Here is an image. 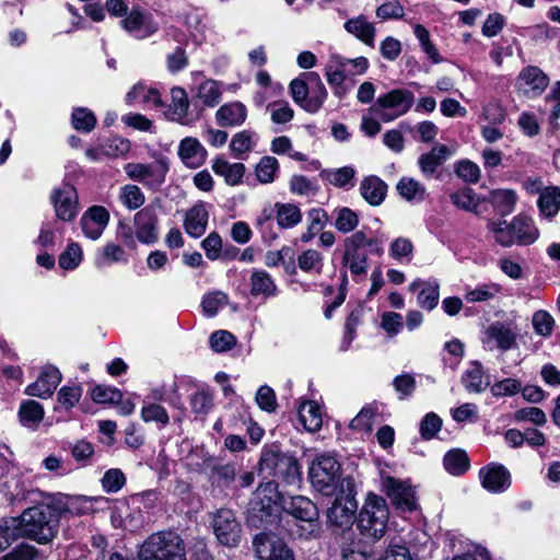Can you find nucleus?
Masks as SVG:
<instances>
[{
  "label": "nucleus",
  "instance_id": "a18cd8bd",
  "mask_svg": "<svg viewBox=\"0 0 560 560\" xmlns=\"http://www.w3.org/2000/svg\"><path fill=\"white\" fill-rule=\"evenodd\" d=\"M285 455L277 446L265 447L259 459L260 471H266L269 476H273Z\"/></svg>",
  "mask_w": 560,
  "mask_h": 560
},
{
  "label": "nucleus",
  "instance_id": "4c0bfd02",
  "mask_svg": "<svg viewBox=\"0 0 560 560\" xmlns=\"http://www.w3.org/2000/svg\"><path fill=\"white\" fill-rule=\"evenodd\" d=\"M538 207L546 218H553L560 210V189L558 187L545 188L538 198Z\"/></svg>",
  "mask_w": 560,
  "mask_h": 560
},
{
  "label": "nucleus",
  "instance_id": "c85d7f7f",
  "mask_svg": "<svg viewBox=\"0 0 560 560\" xmlns=\"http://www.w3.org/2000/svg\"><path fill=\"white\" fill-rule=\"evenodd\" d=\"M515 243L520 245L533 244L539 236V232L530 218L517 215L513 219L512 228Z\"/></svg>",
  "mask_w": 560,
  "mask_h": 560
},
{
  "label": "nucleus",
  "instance_id": "79ce46f5",
  "mask_svg": "<svg viewBox=\"0 0 560 560\" xmlns=\"http://www.w3.org/2000/svg\"><path fill=\"white\" fill-rule=\"evenodd\" d=\"M221 96L222 90L220 88V83L215 80L208 79L197 88V97L205 106H217L221 101Z\"/></svg>",
  "mask_w": 560,
  "mask_h": 560
},
{
  "label": "nucleus",
  "instance_id": "cd10ccee",
  "mask_svg": "<svg viewBox=\"0 0 560 560\" xmlns=\"http://www.w3.org/2000/svg\"><path fill=\"white\" fill-rule=\"evenodd\" d=\"M212 171L222 176L228 185L235 186L242 182L245 166L243 163H230L222 158H217L212 162Z\"/></svg>",
  "mask_w": 560,
  "mask_h": 560
},
{
  "label": "nucleus",
  "instance_id": "0e129e2a",
  "mask_svg": "<svg viewBox=\"0 0 560 560\" xmlns=\"http://www.w3.org/2000/svg\"><path fill=\"white\" fill-rule=\"evenodd\" d=\"M141 418L144 422L155 421L163 427L170 422L167 411L164 407L158 404L143 405L141 409Z\"/></svg>",
  "mask_w": 560,
  "mask_h": 560
},
{
  "label": "nucleus",
  "instance_id": "2f4dec72",
  "mask_svg": "<svg viewBox=\"0 0 560 560\" xmlns=\"http://www.w3.org/2000/svg\"><path fill=\"white\" fill-rule=\"evenodd\" d=\"M305 77L311 83H314V88L311 91V96H308L307 102L304 104V109L308 113H316L323 106L328 93L317 72H308Z\"/></svg>",
  "mask_w": 560,
  "mask_h": 560
},
{
  "label": "nucleus",
  "instance_id": "5fc2aeb1",
  "mask_svg": "<svg viewBox=\"0 0 560 560\" xmlns=\"http://www.w3.org/2000/svg\"><path fill=\"white\" fill-rule=\"evenodd\" d=\"M82 260V249L79 244L70 243L59 256V266L65 270L75 269Z\"/></svg>",
  "mask_w": 560,
  "mask_h": 560
},
{
  "label": "nucleus",
  "instance_id": "a19ab883",
  "mask_svg": "<svg viewBox=\"0 0 560 560\" xmlns=\"http://www.w3.org/2000/svg\"><path fill=\"white\" fill-rule=\"evenodd\" d=\"M487 228L493 234L495 242L500 245L509 247L515 244V236L512 230L513 221L509 223L505 220H490Z\"/></svg>",
  "mask_w": 560,
  "mask_h": 560
},
{
  "label": "nucleus",
  "instance_id": "3c124183",
  "mask_svg": "<svg viewBox=\"0 0 560 560\" xmlns=\"http://www.w3.org/2000/svg\"><path fill=\"white\" fill-rule=\"evenodd\" d=\"M119 198L129 210L139 209L145 201L144 195L136 185H125L121 187Z\"/></svg>",
  "mask_w": 560,
  "mask_h": 560
},
{
  "label": "nucleus",
  "instance_id": "13d9d810",
  "mask_svg": "<svg viewBox=\"0 0 560 560\" xmlns=\"http://www.w3.org/2000/svg\"><path fill=\"white\" fill-rule=\"evenodd\" d=\"M355 170L352 166H342L327 172L328 182L338 188L347 187L349 184L353 186Z\"/></svg>",
  "mask_w": 560,
  "mask_h": 560
},
{
  "label": "nucleus",
  "instance_id": "2eb2a0df",
  "mask_svg": "<svg viewBox=\"0 0 560 560\" xmlns=\"http://www.w3.org/2000/svg\"><path fill=\"white\" fill-rule=\"evenodd\" d=\"M281 508L285 513L302 522L313 523L318 518L316 505L303 495L285 498L281 501Z\"/></svg>",
  "mask_w": 560,
  "mask_h": 560
},
{
  "label": "nucleus",
  "instance_id": "0eeeda50",
  "mask_svg": "<svg viewBox=\"0 0 560 560\" xmlns=\"http://www.w3.org/2000/svg\"><path fill=\"white\" fill-rule=\"evenodd\" d=\"M340 497H337L327 512V517L331 524L342 527L352 523L357 511L354 500V481L351 477L342 478L340 485Z\"/></svg>",
  "mask_w": 560,
  "mask_h": 560
},
{
  "label": "nucleus",
  "instance_id": "f03ea898",
  "mask_svg": "<svg viewBox=\"0 0 560 560\" xmlns=\"http://www.w3.org/2000/svg\"><path fill=\"white\" fill-rule=\"evenodd\" d=\"M140 560H186V546L175 532L152 534L142 545Z\"/></svg>",
  "mask_w": 560,
  "mask_h": 560
},
{
  "label": "nucleus",
  "instance_id": "f3484780",
  "mask_svg": "<svg viewBox=\"0 0 560 560\" xmlns=\"http://www.w3.org/2000/svg\"><path fill=\"white\" fill-rule=\"evenodd\" d=\"M178 155L186 166L197 168L206 162L208 152L197 138L186 137L179 142Z\"/></svg>",
  "mask_w": 560,
  "mask_h": 560
},
{
  "label": "nucleus",
  "instance_id": "e433bc0d",
  "mask_svg": "<svg viewBox=\"0 0 560 560\" xmlns=\"http://www.w3.org/2000/svg\"><path fill=\"white\" fill-rule=\"evenodd\" d=\"M44 408L35 400L23 401L19 409L20 421L24 427L37 428L44 419Z\"/></svg>",
  "mask_w": 560,
  "mask_h": 560
},
{
  "label": "nucleus",
  "instance_id": "09e8293b",
  "mask_svg": "<svg viewBox=\"0 0 560 560\" xmlns=\"http://www.w3.org/2000/svg\"><path fill=\"white\" fill-rule=\"evenodd\" d=\"M280 462V467L273 475L275 477L282 478L287 483H295L300 480L301 471L300 465L293 456L285 455Z\"/></svg>",
  "mask_w": 560,
  "mask_h": 560
},
{
  "label": "nucleus",
  "instance_id": "b1692460",
  "mask_svg": "<svg viewBox=\"0 0 560 560\" xmlns=\"http://www.w3.org/2000/svg\"><path fill=\"white\" fill-rule=\"evenodd\" d=\"M386 192V183L375 175L364 177L360 184V194L370 206H380L385 200Z\"/></svg>",
  "mask_w": 560,
  "mask_h": 560
},
{
  "label": "nucleus",
  "instance_id": "39448f33",
  "mask_svg": "<svg viewBox=\"0 0 560 560\" xmlns=\"http://www.w3.org/2000/svg\"><path fill=\"white\" fill-rule=\"evenodd\" d=\"M211 527L217 540L225 547L235 548L242 539V525L235 513L228 508L218 509L211 515Z\"/></svg>",
  "mask_w": 560,
  "mask_h": 560
},
{
  "label": "nucleus",
  "instance_id": "f8f14e48",
  "mask_svg": "<svg viewBox=\"0 0 560 560\" xmlns=\"http://www.w3.org/2000/svg\"><path fill=\"white\" fill-rule=\"evenodd\" d=\"M125 172L132 180L140 182L150 188H156L164 182L167 167L163 163H128L125 166Z\"/></svg>",
  "mask_w": 560,
  "mask_h": 560
},
{
  "label": "nucleus",
  "instance_id": "6e6552de",
  "mask_svg": "<svg viewBox=\"0 0 560 560\" xmlns=\"http://www.w3.org/2000/svg\"><path fill=\"white\" fill-rule=\"evenodd\" d=\"M382 491L397 510L411 512L417 509L416 491L407 480L386 476L382 478Z\"/></svg>",
  "mask_w": 560,
  "mask_h": 560
},
{
  "label": "nucleus",
  "instance_id": "5701e85b",
  "mask_svg": "<svg viewBox=\"0 0 560 560\" xmlns=\"http://www.w3.org/2000/svg\"><path fill=\"white\" fill-rule=\"evenodd\" d=\"M247 118L246 106L241 102H232L222 105L215 113V119L221 127H237Z\"/></svg>",
  "mask_w": 560,
  "mask_h": 560
},
{
  "label": "nucleus",
  "instance_id": "774afa93",
  "mask_svg": "<svg viewBox=\"0 0 560 560\" xmlns=\"http://www.w3.org/2000/svg\"><path fill=\"white\" fill-rule=\"evenodd\" d=\"M228 302V295L221 291L211 292L203 296L201 306L203 313L212 317L217 314L219 308L225 305Z\"/></svg>",
  "mask_w": 560,
  "mask_h": 560
},
{
  "label": "nucleus",
  "instance_id": "338daca9",
  "mask_svg": "<svg viewBox=\"0 0 560 560\" xmlns=\"http://www.w3.org/2000/svg\"><path fill=\"white\" fill-rule=\"evenodd\" d=\"M124 472L118 468L107 470L102 478V487L107 493L118 492L125 485Z\"/></svg>",
  "mask_w": 560,
  "mask_h": 560
},
{
  "label": "nucleus",
  "instance_id": "473e14b6",
  "mask_svg": "<svg viewBox=\"0 0 560 560\" xmlns=\"http://www.w3.org/2000/svg\"><path fill=\"white\" fill-rule=\"evenodd\" d=\"M121 25L127 32L130 33H136L143 30L144 34L139 35L138 37L150 36L158 30L156 25L147 21L144 14L138 9H132L129 14H126V18L121 21Z\"/></svg>",
  "mask_w": 560,
  "mask_h": 560
},
{
  "label": "nucleus",
  "instance_id": "58836bf2",
  "mask_svg": "<svg viewBox=\"0 0 560 560\" xmlns=\"http://www.w3.org/2000/svg\"><path fill=\"white\" fill-rule=\"evenodd\" d=\"M236 477L237 469L233 463L211 465L210 480L213 485L228 488L236 480Z\"/></svg>",
  "mask_w": 560,
  "mask_h": 560
},
{
  "label": "nucleus",
  "instance_id": "7ed1b4c3",
  "mask_svg": "<svg viewBox=\"0 0 560 560\" xmlns=\"http://www.w3.org/2000/svg\"><path fill=\"white\" fill-rule=\"evenodd\" d=\"M388 515L385 499L375 493H369L357 517V527L366 538L381 539L386 530Z\"/></svg>",
  "mask_w": 560,
  "mask_h": 560
},
{
  "label": "nucleus",
  "instance_id": "ea45409f",
  "mask_svg": "<svg viewBox=\"0 0 560 560\" xmlns=\"http://www.w3.org/2000/svg\"><path fill=\"white\" fill-rule=\"evenodd\" d=\"M275 207L277 210L276 219L280 228L291 229L301 222L302 213L298 206L277 202Z\"/></svg>",
  "mask_w": 560,
  "mask_h": 560
},
{
  "label": "nucleus",
  "instance_id": "bf43d9fd",
  "mask_svg": "<svg viewBox=\"0 0 560 560\" xmlns=\"http://www.w3.org/2000/svg\"><path fill=\"white\" fill-rule=\"evenodd\" d=\"M532 324L537 335L549 337L552 334L555 320L547 311L539 310L534 313Z\"/></svg>",
  "mask_w": 560,
  "mask_h": 560
},
{
  "label": "nucleus",
  "instance_id": "de8ad7c7",
  "mask_svg": "<svg viewBox=\"0 0 560 560\" xmlns=\"http://www.w3.org/2000/svg\"><path fill=\"white\" fill-rule=\"evenodd\" d=\"M323 255L316 249H306L298 256V266L304 272L320 273L323 269Z\"/></svg>",
  "mask_w": 560,
  "mask_h": 560
},
{
  "label": "nucleus",
  "instance_id": "864d4df0",
  "mask_svg": "<svg viewBox=\"0 0 560 560\" xmlns=\"http://www.w3.org/2000/svg\"><path fill=\"white\" fill-rule=\"evenodd\" d=\"M72 126L83 132H90L96 125L95 115L88 108L79 107L72 112Z\"/></svg>",
  "mask_w": 560,
  "mask_h": 560
},
{
  "label": "nucleus",
  "instance_id": "f257e3e1",
  "mask_svg": "<svg viewBox=\"0 0 560 560\" xmlns=\"http://www.w3.org/2000/svg\"><path fill=\"white\" fill-rule=\"evenodd\" d=\"M21 536L30 537L39 544L50 541L57 534L59 518L50 500L26 509L20 518Z\"/></svg>",
  "mask_w": 560,
  "mask_h": 560
},
{
  "label": "nucleus",
  "instance_id": "c03bdc74",
  "mask_svg": "<svg viewBox=\"0 0 560 560\" xmlns=\"http://www.w3.org/2000/svg\"><path fill=\"white\" fill-rule=\"evenodd\" d=\"M19 537H21V530L18 518L0 521V552L7 550Z\"/></svg>",
  "mask_w": 560,
  "mask_h": 560
},
{
  "label": "nucleus",
  "instance_id": "f704fd0d",
  "mask_svg": "<svg viewBox=\"0 0 560 560\" xmlns=\"http://www.w3.org/2000/svg\"><path fill=\"white\" fill-rule=\"evenodd\" d=\"M299 418L310 432L318 431L323 425L322 413L315 401H305L300 406Z\"/></svg>",
  "mask_w": 560,
  "mask_h": 560
},
{
  "label": "nucleus",
  "instance_id": "603ef678",
  "mask_svg": "<svg viewBox=\"0 0 560 560\" xmlns=\"http://www.w3.org/2000/svg\"><path fill=\"white\" fill-rule=\"evenodd\" d=\"M439 283L429 281L418 294V305L427 311H432L439 303Z\"/></svg>",
  "mask_w": 560,
  "mask_h": 560
},
{
  "label": "nucleus",
  "instance_id": "9b49d317",
  "mask_svg": "<svg viewBox=\"0 0 560 560\" xmlns=\"http://www.w3.org/2000/svg\"><path fill=\"white\" fill-rule=\"evenodd\" d=\"M136 235L142 244H154L159 240V217L153 206H147L133 217Z\"/></svg>",
  "mask_w": 560,
  "mask_h": 560
},
{
  "label": "nucleus",
  "instance_id": "bb28decb",
  "mask_svg": "<svg viewBox=\"0 0 560 560\" xmlns=\"http://www.w3.org/2000/svg\"><path fill=\"white\" fill-rule=\"evenodd\" d=\"M462 384L468 393H481L489 385V376L485 375L481 363L474 361L462 376Z\"/></svg>",
  "mask_w": 560,
  "mask_h": 560
},
{
  "label": "nucleus",
  "instance_id": "20e7f679",
  "mask_svg": "<svg viewBox=\"0 0 560 560\" xmlns=\"http://www.w3.org/2000/svg\"><path fill=\"white\" fill-rule=\"evenodd\" d=\"M310 480L323 494H336L342 481L340 463L329 453L317 455L310 467Z\"/></svg>",
  "mask_w": 560,
  "mask_h": 560
},
{
  "label": "nucleus",
  "instance_id": "72a5a7b5",
  "mask_svg": "<svg viewBox=\"0 0 560 560\" xmlns=\"http://www.w3.org/2000/svg\"><path fill=\"white\" fill-rule=\"evenodd\" d=\"M277 285L270 275L265 270H255L250 276V294L253 296H273Z\"/></svg>",
  "mask_w": 560,
  "mask_h": 560
},
{
  "label": "nucleus",
  "instance_id": "8fccbe9b",
  "mask_svg": "<svg viewBox=\"0 0 560 560\" xmlns=\"http://www.w3.org/2000/svg\"><path fill=\"white\" fill-rule=\"evenodd\" d=\"M279 170L278 160L273 156H264L256 166V176L261 184H270L275 180Z\"/></svg>",
  "mask_w": 560,
  "mask_h": 560
},
{
  "label": "nucleus",
  "instance_id": "393cba45",
  "mask_svg": "<svg viewBox=\"0 0 560 560\" xmlns=\"http://www.w3.org/2000/svg\"><path fill=\"white\" fill-rule=\"evenodd\" d=\"M282 500L285 498L280 494L275 481L260 483L253 494V503L265 512L271 510L273 505H281Z\"/></svg>",
  "mask_w": 560,
  "mask_h": 560
},
{
  "label": "nucleus",
  "instance_id": "4d7b16f0",
  "mask_svg": "<svg viewBox=\"0 0 560 560\" xmlns=\"http://www.w3.org/2000/svg\"><path fill=\"white\" fill-rule=\"evenodd\" d=\"M342 262L349 267L354 276L364 275L368 271V254L364 252L343 253Z\"/></svg>",
  "mask_w": 560,
  "mask_h": 560
},
{
  "label": "nucleus",
  "instance_id": "69168bd1",
  "mask_svg": "<svg viewBox=\"0 0 560 560\" xmlns=\"http://www.w3.org/2000/svg\"><path fill=\"white\" fill-rule=\"evenodd\" d=\"M122 394L119 389L104 385H96L91 390V398L96 404L119 401Z\"/></svg>",
  "mask_w": 560,
  "mask_h": 560
},
{
  "label": "nucleus",
  "instance_id": "c756f323",
  "mask_svg": "<svg viewBox=\"0 0 560 560\" xmlns=\"http://www.w3.org/2000/svg\"><path fill=\"white\" fill-rule=\"evenodd\" d=\"M396 189L399 196L409 202H421L427 197L425 186L412 177H401L396 185Z\"/></svg>",
  "mask_w": 560,
  "mask_h": 560
},
{
  "label": "nucleus",
  "instance_id": "a211bd4d",
  "mask_svg": "<svg viewBox=\"0 0 560 560\" xmlns=\"http://www.w3.org/2000/svg\"><path fill=\"white\" fill-rule=\"evenodd\" d=\"M453 154L445 144L438 143L429 152L419 156L418 165L423 176L431 177Z\"/></svg>",
  "mask_w": 560,
  "mask_h": 560
},
{
  "label": "nucleus",
  "instance_id": "dca6fc26",
  "mask_svg": "<svg viewBox=\"0 0 560 560\" xmlns=\"http://www.w3.org/2000/svg\"><path fill=\"white\" fill-rule=\"evenodd\" d=\"M510 477L509 470L498 464H490L479 471L482 487L490 492L505 491L511 485Z\"/></svg>",
  "mask_w": 560,
  "mask_h": 560
},
{
  "label": "nucleus",
  "instance_id": "1a4fd4ad",
  "mask_svg": "<svg viewBox=\"0 0 560 560\" xmlns=\"http://www.w3.org/2000/svg\"><path fill=\"white\" fill-rule=\"evenodd\" d=\"M56 217L65 222L73 221L79 213V197L77 189L69 183H63L50 194Z\"/></svg>",
  "mask_w": 560,
  "mask_h": 560
},
{
  "label": "nucleus",
  "instance_id": "49530a36",
  "mask_svg": "<svg viewBox=\"0 0 560 560\" xmlns=\"http://www.w3.org/2000/svg\"><path fill=\"white\" fill-rule=\"evenodd\" d=\"M490 200L499 212L505 215L512 212L516 202V195L511 189H495L490 192Z\"/></svg>",
  "mask_w": 560,
  "mask_h": 560
},
{
  "label": "nucleus",
  "instance_id": "6e6d98bb",
  "mask_svg": "<svg viewBox=\"0 0 560 560\" xmlns=\"http://www.w3.org/2000/svg\"><path fill=\"white\" fill-rule=\"evenodd\" d=\"M359 224L358 214L350 208L343 207L337 210L335 228L341 233L353 231Z\"/></svg>",
  "mask_w": 560,
  "mask_h": 560
},
{
  "label": "nucleus",
  "instance_id": "c9c22d12",
  "mask_svg": "<svg viewBox=\"0 0 560 560\" xmlns=\"http://www.w3.org/2000/svg\"><path fill=\"white\" fill-rule=\"evenodd\" d=\"M171 96L173 119L182 125H189L191 121L187 120L189 100L186 91L179 86L173 88L171 91Z\"/></svg>",
  "mask_w": 560,
  "mask_h": 560
},
{
  "label": "nucleus",
  "instance_id": "423d86ee",
  "mask_svg": "<svg viewBox=\"0 0 560 560\" xmlns=\"http://www.w3.org/2000/svg\"><path fill=\"white\" fill-rule=\"evenodd\" d=\"M48 499L59 520L61 517H73L95 513V505L106 501L103 497L68 495L61 493L49 495Z\"/></svg>",
  "mask_w": 560,
  "mask_h": 560
},
{
  "label": "nucleus",
  "instance_id": "052dcab7",
  "mask_svg": "<svg viewBox=\"0 0 560 560\" xmlns=\"http://www.w3.org/2000/svg\"><path fill=\"white\" fill-rule=\"evenodd\" d=\"M325 77L328 84L332 88L335 95L341 98L346 94V88L343 86L346 72L327 63L325 67Z\"/></svg>",
  "mask_w": 560,
  "mask_h": 560
},
{
  "label": "nucleus",
  "instance_id": "9d476101",
  "mask_svg": "<svg viewBox=\"0 0 560 560\" xmlns=\"http://www.w3.org/2000/svg\"><path fill=\"white\" fill-rule=\"evenodd\" d=\"M253 546L258 560H294L292 551L275 534L260 533L256 535Z\"/></svg>",
  "mask_w": 560,
  "mask_h": 560
},
{
  "label": "nucleus",
  "instance_id": "e2e57ef3",
  "mask_svg": "<svg viewBox=\"0 0 560 560\" xmlns=\"http://www.w3.org/2000/svg\"><path fill=\"white\" fill-rule=\"evenodd\" d=\"M209 341L213 351L225 352L235 346L236 338L228 330H217L211 334Z\"/></svg>",
  "mask_w": 560,
  "mask_h": 560
},
{
  "label": "nucleus",
  "instance_id": "37998d69",
  "mask_svg": "<svg viewBox=\"0 0 560 560\" xmlns=\"http://www.w3.org/2000/svg\"><path fill=\"white\" fill-rule=\"evenodd\" d=\"M443 464L450 474L458 476L469 468V458L465 451L456 448L445 454Z\"/></svg>",
  "mask_w": 560,
  "mask_h": 560
},
{
  "label": "nucleus",
  "instance_id": "7c9ffc66",
  "mask_svg": "<svg viewBox=\"0 0 560 560\" xmlns=\"http://www.w3.org/2000/svg\"><path fill=\"white\" fill-rule=\"evenodd\" d=\"M126 101L129 104L139 102L144 105H152L155 108L163 106V102L158 90L148 88L142 83H138L127 93Z\"/></svg>",
  "mask_w": 560,
  "mask_h": 560
},
{
  "label": "nucleus",
  "instance_id": "412c9836",
  "mask_svg": "<svg viewBox=\"0 0 560 560\" xmlns=\"http://www.w3.org/2000/svg\"><path fill=\"white\" fill-rule=\"evenodd\" d=\"M343 28L369 47H374L376 28L369 22L366 16L360 14L345 22Z\"/></svg>",
  "mask_w": 560,
  "mask_h": 560
},
{
  "label": "nucleus",
  "instance_id": "a878e982",
  "mask_svg": "<svg viewBox=\"0 0 560 560\" xmlns=\"http://www.w3.org/2000/svg\"><path fill=\"white\" fill-rule=\"evenodd\" d=\"M343 253H358L369 248L371 254L381 256L383 254V246L374 238L369 237L364 231L360 230L346 237L343 241Z\"/></svg>",
  "mask_w": 560,
  "mask_h": 560
},
{
  "label": "nucleus",
  "instance_id": "6ab92c4d",
  "mask_svg": "<svg viewBox=\"0 0 560 560\" xmlns=\"http://www.w3.org/2000/svg\"><path fill=\"white\" fill-rule=\"evenodd\" d=\"M517 84L525 93L541 94L549 84V78L538 67L528 66L520 72Z\"/></svg>",
  "mask_w": 560,
  "mask_h": 560
},
{
  "label": "nucleus",
  "instance_id": "4468645a",
  "mask_svg": "<svg viewBox=\"0 0 560 560\" xmlns=\"http://www.w3.org/2000/svg\"><path fill=\"white\" fill-rule=\"evenodd\" d=\"M61 382V373L54 365H46L38 378L25 388L28 396L48 398Z\"/></svg>",
  "mask_w": 560,
  "mask_h": 560
},
{
  "label": "nucleus",
  "instance_id": "4be33fe9",
  "mask_svg": "<svg viewBox=\"0 0 560 560\" xmlns=\"http://www.w3.org/2000/svg\"><path fill=\"white\" fill-rule=\"evenodd\" d=\"M209 214L203 203H197L191 207L184 219V229L188 235L198 238L207 230Z\"/></svg>",
  "mask_w": 560,
  "mask_h": 560
},
{
  "label": "nucleus",
  "instance_id": "aec40b11",
  "mask_svg": "<svg viewBox=\"0 0 560 560\" xmlns=\"http://www.w3.org/2000/svg\"><path fill=\"white\" fill-rule=\"evenodd\" d=\"M483 342L490 345L495 343L497 348L508 351L516 347V334L503 323L495 322L491 324L486 332Z\"/></svg>",
  "mask_w": 560,
  "mask_h": 560
},
{
  "label": "nucleus",
  "instance_id": "ddd939ff",
  "mask_svg": "<svg viewBox=\"0 0 560 560\" xmlns=\"http://www.w3.org/2000/svg\"><path fill=\"white\" fill-rule=\"evenodd\" d=\"M415 96L412 92L402 89H395L380 96L370 110L377 113L382 109H395L396 116L406 114L413 104Z\"/></svg>",
  "mask_w": 560,
  "mask_h": 560
},
{
  "label": "nucleus",
  "instance_id": "680f3d73",
  "mask_svg": "<svg viewBox=\"0 0 560 560\" xmlns=\"http://www.w3.org/2000/svg\"><path fill=\"white\" fill-rule=\"evenodd\" d=\"M82 393L80 385L62 386L57 394L58 402L65 409H71L80 401Z\"/></svg>",
  "mask_w": 560,
  "mask_h": 560
}]
</instances>
